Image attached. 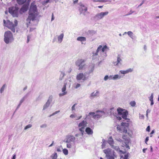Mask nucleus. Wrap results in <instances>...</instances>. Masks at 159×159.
<instances>
[{
  "instance_id": "6",
  "label": "nucleus",
  "mask_w": 159,
  "mask_h": 159,
  "mask_svg": "<svg viewBox=\"0 0 159 159\" xmlns=\"http://www.w3.org/2000/svg\"><path fill=\"white\" fill-rule=\"evenodd\" d=\"M85 60L82 59H78L75 62V65L79 67L78 70H81L85 69L87 66L85 63Z\"/></svg>"
},
{
  "instance_id": "28",
  "label": "nucleus",
  "mask_w": 159,
  "mask_h": 159,
  "mask_svg": "<svg viewBox=\"0 0 159 159\" xmlns=\"http://www.w3.org/2000/svg\"><path fill=\"white\" fill-rule=\"evenodd\" d=\"M99 93V92L98 91H96V92H93L91 93L90 97H94L97 96H98Z\"/></svg>"
},
{
  "instance_id": "18",
  "label": "nucleus",
  "mask_w": 159,
  "mask_h": 159,
  "mask_svg": "<svg viewBox=\"0 0 159 159\" xmlns=\"http://www.w3.org/2000/svg\"><path fill=\"white\" fill-rule=\"evenodd\" d=\"M66 83H65L64 85H63L61 89L62 92H63V93H60L59 94V96L60 97H61L62 96L65 95L67 94V92H65V91L66 90Z\"/></svg>"
},
{
  "instance_id": "3",
  "label": "nucleus",
  "mask_w": 159,
  "mask_h": 159,
  "mask_svg": "<svg viewBox=\"0 0 159 159\" xmlns=\"http://www.w3.org/2000/svg\"><path fill=\"white\" fill-rule=\"evenodd\" d=\"M75 138L72 135H68L66 136V139L64 142L67 143L66 147L68 148H71L72 147L71 142L75 143Z\"/></svg>"
},
{
  "instance_id": "47",
  "label": "nucleus",
  "mask_w": 159,
  "mask_h": 159,
  "mask_svg": "<svg viewBox=\"0 0 159 159\" xmlns=\"http://www.w3.org/2000/svg\"><path fill=\"white\" fill-rule=\"evenodd\" d=\"M134 11H133L131 10H130L128 13L126 15V16H128V15H130L132 13H134Z\"/></svg>"
},
{
  "instance_id": "5",
  "label": "nucleus",
  "mask_w": 159,
  "mask_h": 159,
  "mask_svg": "<svg viewBox=\"0 0 159 159\" xmlns=\"http://www.w3.org/2000/svg\"><path fill=\"white\" fill-rule=\"evenodd\" d=\"M103 152L106 154L107 159H115L116 153L111 149L108 148L104 150Z\"/></svg>"
},
{
  "instance_id": "11",
  "label": "nucleus",
  "mask_w": 159,
  "mask_h": 159,
  "mask_svg": "<svg viewBox=\"0 0 159 159\" xmlns=\"http://www.w3.org/2000/svg\"><path fill=\"white\" fill-rule=\"evenodd\" d=\"M108 13L109 12L108 11L102 12L98 13L94 16V19L96 20H99L102 19L105 16L107 15Z\"/></svg>"
},
{
  "instance_id": "7",
  "label": "nucleus",
  "mask_w": 159,
  "mask_h": 159,
  "mask_svg": "<svg viewBox=\"0 0 159 159\" xmlns=\"http://www.w3.org/2000/svg\"><path fill=\"white\" fill-rule=\"evenodd\" d=\"M117 111L118 115H121V117L125 120H127V117L128 115V112L127 111L123 109L120 107L117 109Z\"/></svg>"
},
{
  "instance_id": "61",
  "label": "nucleus",
  "mask_w": 159,
  "mask_h": 159,
  "mask_svg": "<svg viewBox=\"0 0 159 159\" xmlns=\"http://www.w3.org/2000/svg\"><path fill=\"white\" fill-rule=\"evenodd\" d=\"M70 117L71 118H73L75 117V116L73 114H71L70 116Z\"/></svg>"
},
{
  "instance_id": "17",
  "label": "nucleus",
  "mask_w": 159,
  "mask_h": 159,
  "mask_svg": "<svg viewBox=\"0 0 159 159\" xmlns=\"http://www.w3.org/2000/svg\"><path fill=\"white\" fill-rule=\"evenodd\" d=\"M28 95V93L27 94L24 96L20 100L19 103L17 106L16 110H17L20 107L22 103L25 101V99L27 98Z\"/></svg>"
},
{
  "instance_id": "9",
  "label": "nucleus",
  "mask_w": 159,
  "mask_h": 159,
  "mask_svg": "<svg viewBox=\"0 0 159 159\" xmlns=\"http://www.w3.org/2000/svg\"><path fill=\"white\" fill-rule=\"evenodd\" d=\"M88 79V76H86L85 73H80L76 76V79L77 81L82 80L84 82Z\"/></svg>"
},
{
  "instance_id": "51",
  "label": "nucleus",
  "mask_w": 159,
  "mask_h": 159,
  "mask_svg": "<svg viewBox=\"0 0 159 159\" xmlns=\"http://www.w3.org/2000/svg\"><path fill=\"white\" fill-rule=\"evenodd\" d=\"M60 112V111H56L55 112H54L52 114V115H55L59 113V112Z\"/></svg>"
},
{
  "instance_id": "56",
  "label": "nucleus",
  "mask_w": 159,
  "mask_h": 159,
  "mask_svg": "<svg viewBox=\"0 0 159 159\" xmlns=\"http://www.w3.org/2000/svg\"><path fill=\"white\" fill-rule=\"evenodd\" d=\"M116 140L117 141L120 142H122L123 141L120 139H117Z\"/></svg>"
},
{
  "instance_id": "44",
  "label": "nucleus",
  "mask_w": 159,
  "mask_h": 159,
  "mask_svg": "<svg viewBox=\"0 0 159 159\" xmlns=\"http://www.w3.org/2000/svg\"><path fill=\"white\" fill-rule=\"evenodd\" d=\"M49 0H44V1H43L42 3L43 5L46 4L49 2Z\"/></svg>"
},
{
  "instance_id": "53",
  "label": "nucleus",
  "mask_w": 159,
  "mask_h": 159,
  "mask_svg": "<svg viewBox=\"0 0 159 159\" xmlns=\"http://www.w3.org/2000/svg\"><path fill=\"white\" fill-rule=\"evenodd\" d=\"M148 139H149V137H147L146 139H145V143L146 144H147V142L148 141Z\"/></svg>"
},
{
  "instance_id": "64",
  "label": "nucleus",
  "mask_w": 159,
  "mask_h": 159,
  "mask_svg": "<svg viewBox=\"0 0 159 159\" xmlns=\"http://www.w3.org/2000/svg\"><path fill=\"white\" fill-rule=\"evenodd\" d=\"M81 117H82L81 116H80V117H76L75 119L76 120H78L80 119L81 118Z\"/></svg>"
},
{
  "instance_id": "25",
  "label": "nucleus",
  "mask_w": 159,
  "mask_h": 159,
  "mask_svg": "<svg viewBox=\"0 0 159 159\" xmlns=\"http://www.w3.org/2000/svg\"><path fill=\"white\" fill-rule=\"evenodd\" d=\"M98 52H97V50L95 53H93V55L92 56V58L93 59L95 60L96 59H98V58L99 57V56H98Z\"/></svg>"
},
{
  "instance_id": "27",
  "label": "nucleus",
  "mask_w": 159,
  "mask_h": 159,
  "mask_svg": "<svg viewBox=\"0 0 159 159\" xmlns=\"http://www.w3.org/2000/svg\"><path fill=\"white\" fill-rule=\"evenodd\" d=\"M87 33L90 35H93L96 33V31L94 30H89L88 31Z\"/></svg>"
},
{
  "instance_id": "29",
  "label": "nucleus",
  "mask_w": 159,
  "mask_h": 159,
  "mask_svg": "<svg viewBox=\"0 0 159 159\" xmlns=\"http://www.w3.org/2000/svg\"><path fill=\"white\" fill-rule=\"evenodd\" d=\"M125 144V146L127 148L129 149V146L128 143H129V140L128 139H125V141L124 142Z\"/></svg>"
},
{
  "instance_id": "60",
  "label": "nucleus",
  "mask_w": 159,
  "mask_h": 159,
  "mask_svg": "<svg viewBox=\"0 0 159 159\" xmlns=\"http://www.w3.org/2000/svg\"><path fill=\"white\" fill-rule=\"evenodd\" d=\"M150 129V127L149 126H148L146 128V130L148 131H149Z\"/></svg>"
},
{
  "instance_id": "14",
  "label": "nucleus",
  "mask_w": 159,
  "mask_h": 159,
  "mask_svg": "<svg viewBox=\"0 0 159 159\" xmlns=\"http://www.w3.org/2000/svg\"><path fill=\"white\" fill-rule=\"evenodd\" d=\"M52 98L53 97L52 95L49 96L47 102L43 106V110H46L49 106L51 103L52 101Z\"/></svg>"
},
{
  "instance_id": "39",
  "label": "nucleus",
  "mask_w": 159,
  "mask_h": 159,
  "mask_svg": "<svg viewBox=\"0 0 159 159\" xmlns=\"http://www.w3.org/2000/svg\"><path fill=\"white\" fill-rule=\"evenodd\" d=\"M102 141L103 143L102 144V148H105V143L106 142V141L104 139H103L102 140Z\"/></svg>"
},
{
  "instance_id": "24",
  "label": "nucleus",
  "mask_w": 159,
  "mask_h": 159,
  "mask_svg": "<svg viewBox=\"0 0 159 159\" xmlns=\"http://www.w3.org/2000/svg\"><path fill=\"white\" fill-rule=\"evenodd\" d=\"M117 128L119 130H120L124 133H126L127 132V130L125 127H122L121 128H119L117 127Z\"/></svg>"
},
{
  "instance_id": "12",
  "label": "nucleus",
  "mask_w": 159,
  "mask_h": 159,
  "mask_svg": "<svg viewBox=\"0 0 159 159\" xmlns=\"http://www.w3.org/2000/svg\"><path fill=\"white\" fill-rule=\"evenodd\" d=\"M79 5H80L79 11L80 14H83L84 15H85V13L87 10V7L81 2L80 3Z\"/></svg>"
},
{
  "instance_id": "55",
  "label": "nucleus",
  "mask_w": 159,
  "mask_h": 159,
  "mask_svg": "<svg viewBox=\"0 0 159 159\" xmlns=\"http://www.w3.org/2000/svg\"><path fill=\"white\" fill-rule=\"evenodd\" d=\"M94 70V67L93 66L92 67V68L91 69V70H89V73H90L91 72H92Z\"/></svg>"
},
{
  "instance_id": "15",
  "label": "nucleus",
  "mask_w": 159,
  "mask_h": 159,
  "mask_svg": "<svg viewBox=\"0 0 159 159\" xmlns=\"http://www.w3.org/2000/svg\"><path fill=\"white\" fill-rule=\"evenodd\" d=\"M6 26L8 28L11 29L13 32H15V25L14 24H13L12 22L10 21L9 20H7Z\"/></svg>"
},
{
  "instance_id": "50",
  "label": "nucleus",
  "mask_w": 159,
  "mask_h": 159,
  "mask_svg": "<svg viewBox=\"0 0 159 159\" xmlns=\"http://www.w3.org/2000/svg\"><path fill=\"white\" fill-rule=\"evenodd\" d=\"M104 80L105 81L107 80L108 79V75H106L104 77Z\"/></svg>"
},
{
  "instance_id": "31",
  "label": "nucleus",
  "mask_w": 159,
  "mask_h": 159,
  "mask_svg": "<svg viewBox=\"0 0 159 159\" xmlns=\"http://www.w3.org/2000/svg\"><path fill=\"white\" fill-rule=\"evenodd\" d=\"M94 2H106L110 1L109 0H92Z\"/></svg>"
},
{
  "instance_id": "32",
  "label": "nucleus",
  "mask_w": 159,
  "mask_h": 159,
  "mask_svg": "<svg viewBox=\"0 0 159 159\" xmlns=\"http://www.w3.org/2000/svg\"><path fill=\"white\" fill-rule=\"evenodd\" d=\"M129 153H128L127 154L125 155L123 157V156H120V159H128L129 157Z\"/></svg>"
},
{
  "instance_id": "36",
  "label": "nucleus",
  "mask_w": 159,
  "mask_h": 159,
  "mask_svg": "<svg viewBox=\"0 0 159 159\" xmlns=\"http://www.w3.org/2000/svg\"><path fill=\"white\" fill-rule=\"evenodd\" d=\"M84 128L80 127V128L79 129V130L81 133L80 135L82 136H83L84 132Z\"/></svg>"
},
{
  "instance_id": "13",
  "label": "nucleus",
  "mask_w": 159,
  "mask_h": 159,
  "mask_svg": "<svg viewBox=\"0 0 159 159\" xmlns=\"http://www.w3.org/2000/svg\"><path fill=\"white\" fill-rule=\"evenodd\" d=\"M107 141L110 144L111 147L115 149L116 150L118 151L119 149V148L118 146L114 145V143L113 139L111 137H110L108 139V140Z\"/></svg>"
},
{
  "instance_id": "10",
  "label": "nucleus",
  "mask_w": 159,
  "mask_h": 159,
  "mask_svg": "<svg viewBox=\"0 0 159 159\" xmlns=\"http://www.w3.org/2000/svg\"><path fill=\"white\" fill-rule=\"evenodd\" d=\"M109 50V48L106 45H105L103 47L101 45H100L98 47L97 49V52H99L100 51H101V52H104L103 53V55H104L103 57H105L107 56L106 52Z\"/></svg>"
},
{
  "instance_id": "49",
  "label": "nucleus",
  "mask_w": 159,
  "mask_h": 159,
  "mask_svg": "<svg viewBox=\"0 0 159 159\" xmlns=\"http://www.w3.org/2000/svg\"><path fill=\"white\" fill-rule=\"evenodd\" d=\"M108 79L110 80H113V75H110L109 76H108Z\"/></svg>"
},
{
  "instance_id": "45",
  "label": "nucleus",
  "mask_w": 159,
  "mask_h": 159,
  "mask_svg": "<svg viewBox=\"0 0 159 159\" xmlns=\"http://www.w3.org/2000/svg\"><path fill=\"white\" fill-rule=\"evenodd\" d=\"M77 105L76 103H75L71 107V110L72 111H75V106Z\"/></svg>"
},
{
  "instance_id": "42",
  "label": "nucleus",
  "mask_w": 159,
  "mask_h": 159,
  "mask_svg": "<svg viewBox=\"0 0 159 159\" xmlns=\"http://www.w3.org/2000/svg\"><path fill=\"white\" fill-rule=\"evenodd\" d=\"M32 126V125L31 124H29L26 125L24 128V130H26L27 129L30 128Z\"/></svg>"
},
{
  "instance_id": "46",
  "label": "nucleus",
  "mask_w": 159,
  "mask_h": 159,
  "mask_svg": "<svg viewBox=\"0 0 159 159\" xmlns=\"http://www.w3.org/2000/svg\"><path fill=\"white\" fill-rule=\"evenodd\" d=\"M153 93H152L151 95V96H150V97L149 98V100L150 101H152V100H153Z\"/></svg>"
},
{
  "instance_id": "54",
  "label": "nucleus",
  "mask_w": 159,
  "mask_h": 159,
  "mask_svg": "<svg viewBox=\"0 0 159 159\" xmlns=\"http://www.w3.org/2000/svg\"><path fill=\"white\" fill-rule=\"evenodd\" d=\"M18 22L16 20H15L14 21V25H15V27L17 25Z\"/></svg>"
},
{
  "instance_id": "21",
  "label": "nucleus",
  "mask_w": 159,
  "mask_h": 159,
  "mask_svg": "<svg viewBox=\"0 0 159 159\" xmlns=\"http://www.w3.org/2000/svg\"><path fill=\"white\" fill-rule=\"evenodd\" d=\"M64 37V34L62 33L59 35L57 36V42L59 43H61L63 40Z\"/></svg>"
},
{
  "instance_id": "30",
  "label": "nucleus",
  "mask_w": 159,
  "mask_h": 159,
  "mask_svg": "<svg viewBox=\"0 0 159 159\" xmlns=\"http://www.w3.org/2000/svg\"><path fill=\"white\" fill-rule=\"evenodd\" d=\"M127 34L131 38L133 39V33L132 31H128L127 32Z\"/></svg>"
},
{
  "instance_id": "59",
  "label": "nucleus",
  "mask_w": 159,
  "mask_h": 159,
  "mask_svg": "<svg viewBox=\"0 0 159 159\" xmlns=\"http://www.w3.org/2000/svg\"><path fill=\"white\" fill-rule=\"evenodd\" d=\"M54 19V17L53 14V13H52V18H51V21H52Z\"/></svg>"
},
{
  "instance_id": "40",
  "label": "nucleus",
  "mask_w": 159,
  "mask_h": 159,
  "mask_svg": "<svg viewBox=\"0 0 159 159\" xmlns=\"http://www.w3.org/2000/svg\"><path fill=\"white\" fill-rule=\"evenodd\" d=\"M63 152L65 155H67L68 154V151L66 149H63Z\"/></svg>"
},
{
  "instance_id": "38",
  "label": "nucleus",
  "mask_w": 159,
  "mask_h": 159,
  "mask_svg": "<svg viewBox=\"0 0 159 159\" xmlns=\"http://www.w3.org/2000/svg\"><path fill=\"white\" fill-rule=\"evenodd\" d=\"M6 84H4L2 87L0 89V93H2L4 91V89L6 88Z\"/></svg>"
},
{
  "instance_id": "62",
  "label": "nucleus",
  "mask_w": 159,
  "mask_h": 159,
  "mask_svg": "<svg viewBox=\"0 0 159 159\" xmlns=\"http://www.w3.org/2000/svg\"><path fill=\"white\" fill-rule=\"evenodd\" d=\"M144 1H142V2L140 3V4L138 6V7H139L141 6L144 3Z\"/></svg>"
},
{
  "instance_id": "22",
  "label": "nucleus",
  "mask_w": 159,
  "mask_h": 159,
  "mask_svg": "<svg viewBox=\"0 0 159 159\" xmlns=\"http://www.w3.org/2000/svg\"><path fill=\"white\" fill-rule=\"evenodd\" d=\"M85 132L89 135H91L93 134L92 130L89 127H87L85 129Z\"/></svg>"
},
{
  "instance_id": "33",
  "label": "nucleus",
  "mask_w": 159,
  "mask_h": 159,
  "mask_svg": "<svg viewBox=\"0 0 159 159\" xmlns=\"http://www.w3.org/2000/svg\"><path fill=\"white\" fill-rule=\"evenodd\" d=\"M121 76H119L118 75H113V80H116L117 79H120Z\"/></svg>"
},
{
  "instance_id": "63",
  "label": "nucleus",
  "mask_w": 159,
  "mask_h": 159,
  "mask_svg": "<svg viewBox=\"0 0 159 159\" xmlns=\"http://www.w3.org/2000/svg\"><path fill=\"white\" fill-rule=\"evenodd\" d=\"M57 151L58 152H61V150L60 148H58L57 149Z\"/></svg>"
},
{
  "instance_id": "34",
  "label": "nucleus",
  "mask_w": 159,
  "mask_h": 159,
  "mask_svg": "<svg viewBox=\"0 0 159 159\" xmlns=\"http://www.w3.org/2000/svg\"><path fill=\"white\" fill-rule=\"evenodd\" d=\"M27 0H17L18 3L19 4H22L26 2Z\"/></svg>"
},
{
  "instance_id": "35",
  "label": "nucleus",
  "mask_w": 159,
  "mask_h": 159,
  "mask_svg": "<svg viewBox=\"0 0 159 159\" xmlns=\"http://www.w3.org/2000/svg\"><path fill=\"white\" fill-rule=\"evenodd\" d=\"M57 153H55L51 156L52 159H57Z\"/></svg>"
},
{
  "instance_id": "58",
  "label": "nucleus",
  "mask_w": 159,
  "mask_h": 159,
  "mask_svg": "<svg viewBox=\"0 0 159 159\" xmlns=\"http://www.w3.org/2000/svg\"><path fill=\"white\" fill-rule=\"evenodd\" d=\"M27 38V43H28L30 39V37L29 36H28Z\"/></svg>"
},
{
  "instance_id": "19",
  "label": "nucleus",
  "mask_w": 159,
  "mask_h": 159,
  "mask_svg": "<svg viewBox=\"0 0 159 159\" xmlns=\"http://www.w3.org/2000/svg\"><path fill=\"white\" fill-rule=\"evenodd\" d=\"M133 71V68H130L125 70H120V71L119 72L121 74L125 75L126 74H128L129 73L132 72Z\"/></svg>"
},
{
  "instance_id": "52",
  "label": "nucleus",
  "mask_w": 159,
  "mask_h": 159,
  "mask_svg": "<svg viewBox=\"0 0 159 159\" xmlns=\"http://www.w3.org/2000/svg\"><path fill=\"white\" fill-rule=\"evenodd\" d=\"M126 136L125 135H122V138L124 139V142H125V139H127L126 138Z\"/></svg>"
},
{
  "instance_id": "23",
  "label": "nucleus",
  "mask_w": 159,
  "mask_h": 159,
  "mask_svg": "<svg viewBox=\"0 0 159 159\" xmlns=\"http://www.w3.org/2000/svg\"><path fill=\"white\" fill-rule=\"evenodd\" d=\"M86 121L83 120L79 124V127L85 128L86 126Z\"/></svg>"
},
{
  "instance_id": "26",
  "label": "nucleus",
  "mask_w": 159,
  "mask_h": 159,
  "mask_svg": "<svg viewBox=\"0 0 159 159\" xmlns=\"http://www.w3.org/2000/svg\"><path fill=\"white\" fill-rule=\"evenodd\" d=\"M77 40L81 42L85 41L86 40V38L84 37H79L77 38Z\"/></svg>"
},
{
  "instance_id": "43",
  "label": "nucleus",
  "mask_w": 159,
  "mask_h": 159,
  "mask_svg": "<svg viewBox=\"0 0 159 159\" xmlns=\"http://www.w3.org/2000/svg\"><path fill=\"white\" fill-rule=\"evenodd\" d=\"M130 104L132 107H134L136 104V103L135 101H132L130 103Z\"/></svg>"
},
{
  "instance_id": "37",
  "label": "nucleus",
  "mask_w": 159,
  "mask_h": 159,
  "mask_svg": "<svg viewBox=\"0 0 159 159\" xmlns=\"http://www.w3.org/2000/svg\"><path fill=\"white\" fill-rule=\"evenodd\" d=\"M65 75V74L64 73L61 72L59 79V80H62L63 79Z\"/></svg>"
},
{
  "instance_id": "16",
  "label": "nucleus",
  "mask_w": 159,
  "mask_h": 159,
  "mask_svg": "<svg viewBox=\"0 0 159 159\" xmlns=\"http://www.w3.org/2000/svg\"><path fill=\"white\" fill-rule=\"evenodd\" d=\"M122 60L120 58V56H118L117 57V61H114L113 62V64L115 66H119L120 65L122 64Z\"/></svg>"
},
{
  "instance_id": "57",
  "label": "nucleus",
  "mask_w": 159,
  "mask_h": 159,
  "mask_svg": "<svg viewBox=\"0 0 159 159\" xmlns=\"http://www.w3.org/2000/svg\"><path fill=\"white\" fill-rule=\"evenodd\" d=\"M40 99H41V98H40V96H39L37 98H36V101H37L40 100Z\"/></svg>"
},
{
  "instance_id": "2",
  "label": "nucleus",
  "mask_w": 159,
  "mask_h": 159,
  "mask_svg": "<svg viewBox=\"0 0 159 159\" xmlns=\"http://www.w3.org/2000/svg\"><path fill=\"white\" fill-rule=\"evenodd\" d=\"M14 40L13 34L10 31H7L5 32L4 34V41L7 44L11 43Z\"/></svg>"
},
{
  "instance_id": "48",
  "label": "nucleus",
  "mask_w": 159,
  "mask_h": 159,
  "mask_svg": "<svg viewBox=\"0 0 159 159\" xmlns=\"http://www.w3.org/2000/svg\"><path fill=\"white\" fill-rule=\"evenodd\" d=\"M47 125L45 124H43L40 126L41 128H45L47 127Z\"/></svg>"
},
{
  "instance_id": "1",
  "label": "nucleus",
  "mask_w": 159,
  "mask_h": 159,
  "mask_svg": "<svg viewBox=\"0 0 159 159\" xmlns=\"http://www.w3.org/2000/svg\"><path fill=\"white\" fill-rule=\"evenodd\" d=\"M37 9L36 5L31 4L29 11V16L27 19V21H29V23H30L31 20L33 21L37 16Z\"/></svg>"
},
{
  "instance_id": "4",
  "label": "nucleus",
  "mask_w": 159,
  "mask_h": 159,
  "mask_svg": "<svg viewBox=\"0 0 159 159\" xmlns=\"http://www.w3.org/2000/svg\"><path fill=\"white\" fill-rule=\"evenodd\" d=\"M105 114V112L103 111H97L95 112H90L89 113L88 116L90 117L93 118L96 120H98Z\"/></svg>"
},
{
  "instance_id": "8",
  "label": "nucleus",
  "mask_w": 159,
  "mask_h": 159,
  "mask_svg": "<svg viewBox=\"0 0 159 159\" xmlns=\"http://www.w3.org/2000/svg\"><path fill=\"white\" fill-rule=\"evenodd\" d=\"M18 10L19 8L17 7H13L9 8V12L13 17H17L18 15Z\"/></svg>"
},
{
  "instance_id": "41",
  "label": "nucleus",
  "mask_w": 159,
  "mask_h": 159,
  "mask_svg": "<svg viewBox=\"0 0 159 159\" xmlns=\"http://www.w3.org/2000/svg\"><path fill=\"white\" fill-rule=\"evenodd\" d=\"M74 85H75V86H74V88L75 89H77L81 86L80 84L79 83H75Z\"/></svg>"
},
{
  "instance_id": "20",
  "label": "nucleus",
  "mask_w": 159,
  "mask_h": 159,
  "mask_svg": "<svg viewBox=\"0 0 159 159\" xmlns=\"http://www.w3.org/2000/svg\"><path fill=\"white\" fill-rule=\"evenodd\" d=\"M28 8V6L26 5H24L22 6V7L20 10V14H22V13L25 12L26 11H27Z\"/></svg>"
}]
</instances>
